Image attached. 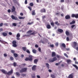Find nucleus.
Wrapping results in <instances>:
<instances>
[{
    "label": "nucleus",
    "mask_w": 78,
    "mask_h": 78,
    "mask_svg": "<svg viewBox=\"0 0 78 78\" xmlns=\"http://www.w3.org/2000/svg\"><path fill=\"white\" fill-rule=\"evenodd\" d=\"M12 25L13 26H14V27H16L17 26V24L16 23H12Z\"/></svg>",
    "instance_id": "obj_35"
},
{
    "label": "nucleus",
    "mask_w": 78,
    "mask_h": 78,
    "mask_svg": "<svg viewBox=\"0 0 78 78\" xmlns=\"http://www.w3.org/2000/svg\"><path fill=\"white\" fill-rule=\"evenodd\" d=\"M40 11L41 12H44L45 13L46 12V10L45 9H43L41 10Z\"/></svg>",
    "instance_id": "obj_14"
},
{
    "label": "nucleus",
    "mask_w": 78,
    "mask_h": 78,
    "mask_svg": "<svg viewBox=\"0 0 78 78\" xmlns=\"http://www.w3.org/2000/svg\"><path fill=\"white\" fill-rule=\"evenodd\" d=\"M12 73H13V70L12 69H11L8 73H7V74L8 75H11Z\"/></svg>",
    "instance_id": "obj_6"
},
{
    "label": "nucleus",
    "mask_w": 78,
    "mask_h": 78,
    "mask_svg": "<svg viewBox=\"0 0 78 78\" xmlns=\"http://www.w3.org/2000/svg\"><path fill=\"white\" fill-rule=\"evenodd\" d=\"M69 78H73V75L72 74H70L69 75Z\"/></svg>",
    "instance_id": "obj_29"
},
{
    "label": "nucleus",
    "mask_w": 78,
    "mask_h": 78,
    "mask_svg": "<svg viewBox=\"0 0 78 78\" xmlns=\"http://www.w3.org/2000/svg\"><path fill=\"white\" fill-rule=\"evenodd\" d=\"M65 19L66 20L70 19V16L69 15H67L66 16Z\"/></svg>",
    "instance_id": "obj_13"
},
{
    "label": "nucleus",
    "mask_w": 78,
    "mask_h": 78,
    "mask_svg": "<svg viewBox=\"0 0 78 78\" xmlns=\"http://www.w3.org/2000/svg\"><path fill=\"white\" fill-rule=\"evenodd\" d=\"M4 25L5 26H6L7 27H8V23H5L4 24Z\"/></svg>",
    "instance_id": "obj_54"
},
{
    "label": "nucleus",
    "mask_w": 78,
    "mask_h": 78,
    "mask_svg": "<svg viewBox=\"0 0 78 78\" xmlns=\"http://www.w3.org/2000/svg\"><path fill=\"white\" fill-rule=\"evenodd\" d=\"M20 16H23V13L21 12L20 13Z\"/></svg>",
    "instance_id": "obj_61"
},
{
    "label": "nucleus",
    "mask_w": 78,
    "mask_h": 78,
    "mask_svg": "<svg viewBox=\"0 0 78 78\" xmlns=\"http://www.w3.org/2000/svg\"><path fill=\"white\" fill-rule=\"evenodd\" d=\"M32 16H34V15H36L35 10H34L32 11Z\"/></svg>",
    "instance_id": "obj_18"
},
{
    "label": "nucleus",
    "mask_w": 78,
    "mask_h": 78,
    "mask_svg": "<svg viewBox=\"0 0 78 78\" xmlns=\"http://www.w3.org/2000/svg\"><path fill=\"white\" fill-rule=\"evenodd\" d=\"M33 23V22H32L31 23H28L27 25H32Z\"/></svg>",
    "instance_id": "obj_38"
},
{
    "label": "nucleus",
    "mask_w": 78,
    "mask_h": 78,
    "mask_svg": "<svg viewBox=\"0 0 78 78\" xmlns=\"http://www.w3.org/2000/svg\"><path fill=\"white\" fill-rule=\"evenodd\" d=\"M37 3H41L42 2L41 0H36Z\"/></svg>",
    "instance_id": "obj_42"
},
{
    "label": "nucleus",
    "mask_w": 78,
    "mask_h": 78,
    "mask_svg": "<svg viewBox=\"0 0 78 78\" xmlns=\"http://www.w3.org/2000/svg\"><path fill=\"white\" fill-rule=\"evenodd\" d=\"M3 23H1L0 24V27H1L2 26H3Z\"/></svg>",
    "instance_id": "obj_55"
},
{
    "label": "nucleus",
    "mask_w": 78,
    "mask_h": 78,
    "mask_svg": "<svg viewBox=\"0 0 78 78\" xmlns=\"http://www.w3.org/2000/svg\"><path fill=\"white\" fill-rule=\"evenodd\" d=\"M26 75V74L23 73L21 74V76H25Z\"/></svg>",
    "instance_id": "obj_50"
},
{
    "label": "nucleus",
    "mask_w": 78,
    "mask_h": 78,
    "mask_svg": "<svg viewBox=\"0 0 78 78\" xmlns=\"http://www.w3.org/2000/svg\"><path fill=\"white\" fill-rule=\"evenodd\" d=\"M14 56H15V57L16 58V57H17V56H18V55H17V54H16V53H14L13 54Z\"/></svg>",
    "instance_id": "obj_37"
},
{
    "label": "nucleus",
    "mask_w": 78,
    "mask_h": 78,
    "mask_svg": "<svg viewBox=\"0 0 78 78\" xmlns=\"http://www.w3.org/2000/svg\"><path fill=\"white\" fill-rule=\"evenodd\" d=\"M58 32H59V33H62V32H63V30L62 29H59L58 30Z\"/></svg>",
    "instance_id": "obj_15"
},
{
    "label": "nucleus",
    "mask_w": 78,
    "mask_h": 78,
    "mask_svg": "<svg viewBox=\"0 0 78 78\" xmlns=\"http://www.w3.org/2000/svg\"><path fill=\"white\" fill-rule=\"evenodd\" d=\"M55 45L56 47H58V46L59 45V44L58 43H55Z\"/></svg>",
    "instance_id": "obj_52"
},
{
    "label": "nucleus",
    "mask_w": 78,
    "mask_h": 78,
    "mask_svg": "<svg viewBox=\"0 0 78 78\" xmlns=\"http://www.w3.org/2000/svg\"><path fill=\"white\" fill-rule=\"evenodd\" d=\"M19 19H24L25 18V17H22V16H19L18 17Z\"/></svg>",
    "instance_id": "obj_21"
},
{
    "label": "nucleus",
    "mask_w": 78,
    "mask_h": 78,
    "mask_svg": "<svg viewBox=\"0 0 78 78\" xmlns=\"http://www.w3.org/2000/svg\"><path fill=\"white\" fill-rule=\"evenodd\" d=\"M65 1L66 3H69V0H65Z\"/></svg>",
    "instance_id": "obj_56"
},
{
    "label": "nucleus",
    "mask_w": 78,
    "mask_h": 78,
    "mask_svg": "<svg viewBox=\"0 0 78 78\" xmlns=\"http://www.w3.org/2000/svg\"><path fill=\"white\" fill-rule=\"evenodd\" d=\"M56 56V54H55V52H52V55L51 56L52 57H54Z\"/></svg>",
    "instance_id": "obj_17"
},
{
    "label": "nucleus",
    "mask_w": 78,
    "mask_h": 78,
    "mask_svg": "<svg viewBox=\"0 0 78 78\" xmlns=\"http://www.w3.org/2000/svg\"><path fill=\"white\" fill-rule=\"evenodd\" d=\"M51 25L52 27H54L55 26L54 23L53 22H51Z\"/></svg>",
    "instance_id": "obj_33"
},
{
    "label": "nucleus",
    "mask_w": 78,
    "mask_h": 78,
    "mask_svg": "<svg viewBox=\"0 0 78 78\" xmlns=\"http://www.w3.org/2000/svg\"><path fill=\"white\" fill-rule=\"evenodd\" d=\"M64 55L67 58H69V56H68L67 54L65 53Z\"/></svg>",
    "instance_id": "obj_47"
},
{
    "label": "nucleus",
    "mask_w": 78,
    "mask_h": 78,
    "mask_svg": "<svg viewBox=\"0 0 78 78\" xmlns=\"http://www.w3.org/2000/svg\"><path fill=\"white\" fill-rule=\"evenodd\" d=\"M27 3H28V2H27V0H25V4H27Z\"/></svg>",
    "instance_id": "obj_58"
},
{
    "label": "nucleus",
    "mask_w": 78,
    "mask_h": 78,
    "mask_svg": "<svg viewBox=\"0 0 78 78\" xmlns=\"http://www.w3.org/2000/svg\"><path fill=\"white\" fill-rule=\"evenodd\" d=\"M39 61V59H35L34 61V64H37V62Z\"/></svg>",
    "instance_id": "obj_10"
},
{
    "label": "nucleus",
    "mask_w": 78,
    "mask_h": 78,
    "mask_svg": "<svg viewBox=\"0 0 78 78\" xmlns=\"http://www.w3.org/2000/svg\"><path fill=\"white\" fill-rule=\"evenodd\" d=\"M1 71L4 74H7V72L4 69H2L1 70Z\"/></svg>",
    "instance_id": "obj_11"
},
{
    "label": "nucleus",
    "mask_w": 78,
    "mask_h": 78,
    "mask_svg": "<svg viewBox=\"0 0 78 78\" xmlns=\"http://www.w3.org/2000/svg\"><path fill=\"white\" fill-rule=\"evenodd\" d=\"M22 66H25L26 65V64L25 63H23L22 64Z\"/></svg>",
    "instance_id": "obj_60"
},
{
    "label": "nucleus",
    "mask_w": 78,
    "mask_h": 78,
    "mask_svg": "<svg viewBox=\"0 0 78 78\" xmlns=\"http://www.w3.org/2000/svg\"><path fill=\"white\" fill-rule=\"evenodd\" d=\"M27 68H23L20 70V73H23V72H27Z\"/></svg>",
    "instance_id": "obj_2"
},
{
    "label": "nucleus",
    "mask_w": 78,
    "mask_h": 78,
    "mask_svg": "<svg viewBox=\"0 0 78 78\" xmlns=\"http://www.w3.org/2000/svg\"><path fill=\"white\" fill-rule=\"evenodd\" d=\"M61 46L63 47H64V48H65L66 47V44H64V43H62L61 44Z\"/></svg>",
    "instance_id": "obj_26"
},
{
    "label": "nucleus",
    "mask_w": 78,
    "mask_h": 78,
    "mask_svg": "<svg viewBox=\"0 0 78 78\" xmlns=\"http://www.w3.org/2000/svg\"><path fill=\"white\" fill-rule=\"evenodd\" d=\"M12 47H17V42L16 41H13L12 42Z\"/></svg>",
    "instance_id": "obj_3"
},
{
    "label": "nucleus",
    "mask_w": 78,
    "mask_h": 78,
    "mask_svg": "<svg viewBox=\"0 0 78 78\" xmlns=\"http://www.w3.org/2000/svg\"><path fill=\"white\" fill-rule=\"evenodd\" d=\"M66 62H67V63L68 64L69 63H71L72 61H71V60L70 59H68V60H67L66 61Z\"/></svg>",
    "instance_id": "obj_23"
},
{
    "label": "nucleus",
    "mask_w": 78,
    "mask_h": 78,
    "mask_svg": "<svg viewBox=\"0 0 78 78\" xmlns=\"http://www.w3.org/2000/svg\"><path fill=\"white\" fill-rule=\"evenodd\" d=\"M8 12H9V13L11 12V10H10V9H8Z\"/></svg>",
    "instance_id": "obj_62"
},
{
    "label": "nucleus",
    "mask_w": 78,
    "mask_h": 78,
    "mask_svg": "<svg viewBox=\"0 0 78 78\" xmlns=\"http://www.w3.org/2000/svg\"><path fill=\"white\" fill-rule=\"evenodd\" d=\"M66 34L67 36H69V32L68 31H66Z\"/></svg>",
    "instance_id": "obj_31"
},
{
    "label": "nucleus",
    "mask_w": 78,
    "mask_h": 78,
    "mask_svg": "<svg viewBox=\"0 0 78 78\" xmlns=\"http://www.w3.org/2000/svg\"><path fill=\"white\" fill-rule=\"evenodd\" d=\"M55 24L56 25H57L58 26H59V23H58V21H56L55 22Z\"/></svg>",
    "instance_id": "obj_40"
},
{
    "label": "nucleus",
    "mask_w": 78,
    "mask_h": 78,
    "mask_svg": "<svg viewBox=\"0 0 78 78\" xmlns=\"http://www.w3.org/2000/svg\"><path fill=\"white\" fill-rule=\"evenodd\" d=\"M73 66L74 67H75L76 68V69H78V66H76V65H73Z\"/></svg>",
    "instance_id": "obj_34"
},
{
    "label": "nucleus",
    "mask_w": 78,
    "mask_h": 78,
    "mask_svg": "<svg viewBox=\"0 0 78 78\" xmlns=\"http://www.w3.org/2000/svg\"><path fill=\"white\" fill-rule=\"evenodd\" d=\"M75 23V21L73 20L70 23V25H72V24H74V23Z\"/></svg>",
    "instance_id": "obj_20"
},
{
    "label": "nucleus",
    "mask_w": 78,
    "mask_h": 78,
    "mask_svg": "<svg viewBox=\"0 0 78 78\" xmlns=\"http://www.w3.org/2000/svg\"><path fill=\"white\" fill-rule=\"evenodd\" d=\"M35 34H36V32H34L30 34V35H35Z\"/></svg>",
    "instance_id": "obj_30"
},
{
    "label": "nucleus",
    "mask_w": 78,
    "mask_h": 78,
    "mask_svg": "<svg viewBox=\"0 0 78 78\" xmlns=\"http://www.w3.org/2000/svg\"><path fill=\"white\" fill-rule=\"evenodd\" d=\"M2 34L4 36H7V33L5 32L3 33Z\"/></svg>",
    "instance_id": "obj_24"
},
{
    "label": "nucleus",
    "mask_w": 78,
    "mask_h": 78,
    "mask_svg": "<svg viewBox=\"0 0 78 78\" xmlns=\"http://www.w3.org/2000/svg\"><path fill=\"white\" fill-rule=\"evenodd\" d=\"M16 39L18 41H19V40H20V38H19V37H17L16 38Z\"/></svg>",
    "instance_id": "obj_59"
},
{
    "label": "nucleus",
    "mask_w": 78,
    "mask_h": 78,
    "mask_svg": "<svg viewBox=\"0 0 78 78\" xmlns=\"http://www.w3.org/2000/svg\"><path fill=\"white\" fill-rule=\"evenodd\" d=\"M4 57H6L7 56V54L6 53L4 54Z\"/></svg>",
    "instance_id": "obj_53"
},
{
    "label": "nucleus",
    "mask_w": 78,
    "mask_h": 78,
    "mask_svg": "<svg viewBox=\"0 0 78 78\" xmlns=\"http://www.w3.org/2000/svg\"><path fill=\"white\" fill-rule=\"evenodd\" d=\"M49 61L50 62H52L53 61V58H51L49 60Z\"/></svg>",
    "instance_id": "obj_45"
},
{
    "label": "nucleus",
    "mask_w": 78,
    "mask_h": 78,
    "mask_svg": "<svg viewBox=\"0 0 78 78\" xmlns=\"http://www.w3.org/2000/svg\"><path fill=\"white\" fill-rule=\"evenodd\" d=\"M32 32H33V31H32V30H30L28 31L27 32V34H29V33H32Z\"/></svg>",
    "instance_id": "obj_28"
},
{
    "label": "nucleus",
    "mask_w": 78,
    "mask_h": 78,
    "mask_svg": "<svg viewBox=\"0 0 78 78\" xmlns=\"http://www.w3.org/2000/svg\"><path fill=\"white\" fill-rule=\"evenodd\" d=\"M9 35H11L12 34V33H11V32H9Z\"/></svg>",
    "instance_id": "obj_64"
},
{
    "label": "nucleus",
    "mask_w": 78,
    "mask_h": 78,
    "mask_svg": "<svg viewBox=\"0 0 78 78\" xmlns=\"http://www.w3.org/2000/svg\"><path fill=\"white\" fill-rule=\"evenodd\" d=\"M32 52L34 53H36V50L35 49L32 50Z\"/></svg>",
    "instance_id": "obj_32"
},
{
    "label": "nucleus",
    "mask_w": 78,
    "mask_h": 78,
    "mask_svg": "<svg viewBox=\"0 0 78 78\" xmlns=\"http://www.w3.org/2000/svg\"><path fill=\"white\" fill-rule=\"evenodd\" d=\"M22 49L23 51H26V50H27V48H26V47H23L22 48Z\"/></svg>",
    "instance_id": "obj_27"
},
{
    "label": "nucleus",
    "mask_w": 78,
    "mask_h": 78,
    "mask_svg": "<svg viewBox=\"0 0 78 78\" xmlns=\"http://www.w3.org/2000/svg\"><path fill=\"white\" fill-rule=\"evenodd\" d=\"M46 27L48 29H50L51 28V26L50 24H48L46 25Z\"/></svg>",
    "instance_id": "obj_16"
},
{
    "label": "nucleus",
    "mask_w": 78,
    "mask_h": 78,
    "mask_svg": "<svg viewBox=\"0 0 78 78\" xmlns=\"http://www.w3.org/2000/svg\"><path fill=\"white\" fill-rule=\"evenodd\" d=\"M73 47L74 48H75L76 45H77V43L76 42H73Z\"/></svg>",
    "instance_id": "obj_9"
},
{
    "label": "nucleus",
    "mask_w": 78,
    "mask_h": 78,
    "mask_svg": "<svg viewBox=\"0 0 78 78\" xmlns=\"http://www.w3.org/2000/svg\"><path fill=\"white\" fill-rule=\"evenodd\" d=\"M26 52L27 53H29V54H30V51L28 50H26Z\"/></svg>",
    "instance_id": "obj_49"
},
{
    "label": "nucleus",
    "mask_w": 78,
    "mask_h": 78,
    "mask_svg": "<svg viewBox=\"0 0 78 78\" xmlns=\"http://www.w3.org/2000/svg\"><path fill=\"white\" fill-rule=\"evenodd\" d=\"M13 66H14V67H16V66L17 65V64H16V62H14L13 63Z\"/></svg>",
    "instance_id": "obj_48"
},
{
    "label": "nucleus",
    "mask_w": 78,
    "mask_h": 78,
    "mask_svg": "<svg viewBox=\"0 0 78 78\" xmlns=\"http://www.w3.org/2000/svg\"><path fill=\"white\" fill-rule=\"evenodd\" d=\"M16 75H17V76H20V73L18 72H16Z\"/></svg>",
    "instance_id": "obj_39"
},
{
    "label": "nucleus",
    "mask_w": 78,
    "mask_h": 78,
    "mask_svg": "<svg viewBox=\"0 0 78 78\" xmlns=\"http://www.w3.org/2000/svg\"><path fill=\"white\" fill-rule=\"evenodd\" d=\"M30 6H33V5H34L33 3L31 2V3H30Z\"/></svg>",
    "instance_id": "obj_46"
},
{
    "label": "nucleus",
    "mask_w": 78,
    "mask_h": 78,
    "mask_svg": "<svg viewBox=\"0 0 78 78\" xmlns=\"http://www.w3.org/2000/svg\"><path fill=\"white\" fill-rule=\"evenodd\" d=\"M33 56L31 55H30L29 56V58L27 57L26 58L25 60L26 61H32V60H33Z\"/></svg>",
    "instance_id": "obj_1"
},
{
    "label": "nucleus",
    "mask_w": 78,
    "mask_h": 78,
    "mask_svg": "<svg viewBox=\"0 0 78 78\" xmlns=\"http://www.w3.org/2000/svg\"><path fill=\"white\" fill-rule=\"evenodd\" d=\"M46 64L48 69H50V66H49V64H48V63H46Z\"/></svg>",
    "instance_id": "obj_25"
},
{
    "label": "nucleus",
    "mask_w": 78,
    "mask_h": 78,
    "mask_svg": "<svg viewBox=\"0 0 78 78\" xmlns=\"http://www.w3.org/2000/svg\"><path fill=\"white\" fill-rule=\"evenodd\" d=\"M76 27V26L75 25H73L71 26V28L73 29V30H75Z\"/></svg>",
    "instance_id": "obj_8"
},
{
    "label": "nucleus",
    "mask_w": 78,
    "mask_h": 78,
    "mask_svg": "<svg viewBox=\"0 0 78 78\" xmlns=\"http://www.w3.org/2000/svg\"><path fill=\"white\" fill-rule=\"evenodd\" d=\"M32 70L34 71H35L36 69V65H34L32 67Z\"/></svg>",
    "instance_id": "obj_7"
},
{
    "label": "nucleus",
    "mask_w": 78,
    "mask_h": 78,
    "mask_svg": "<svg viewBox=\"0 0 78 78\" xmlns=\"http://www.w3.org/2000/svg\"><path fill=\"white\" fill-rule=\"evenodd\" d=\"M51 76L52 78H55V77H56V76H55V75H53V74H51Z\"/></svg>",
    "instance_id": "obj_41"
},
{
    "label": "nucleus",
    "mask_w": 78,
    "mask_h": 78,
    "mask_svg": "<svg viewBox=\"0 0 78 78\" xmlns=\"http://www.w3.org/2000/svg\"><path fill=\"white\" fill-rule=\"evenodd\" d=\"M71 17L73 18L75 17L76 19H78V14H73L71 15Z\"/></svg>",
    "instance_id": "obj_4"
},
{
    "label": "nucleus",
    "mask_w": 78,
    "mask_h": 78,
    "mask_svg": "<svg viewBox=\"0 0 78 78\" xmlns=\"http://www.w3.org/2000/svg\"><path fill=\"white\" fill-rule=\"evenodd\" d=\"M50 47L51 48H53L54 47V45L53 44H51L50 45Z\"/></svg>",
    "instance_id": "obj_51"
},
{
    "label": "nucleus",
    "mask_w": 78,
    "mask_h": 78,
    "mask_svg": "<svg viewBox=\"0 0 78 78\" xmlns=\"http://www.w3.org/2000/svg\"><path fill=\"white\" fill-rule=\"evenodd\" d=\"M11 53H12V54H14V53H15V51L14 50H11Z\"/></svg>",
    "instance_id": "obj_43"
},
{
    "label": "nucleus",
    "mask_w": 78,
    "mask_h": 78,
    "mask_svg": "<svg viewBox=\"0 0 78 78\" xmlns=\"http://www.w3.org/2000/svg\"><path fill=\"white\" fill-rule=\"evenodd\" d=\"M53 61H52V62H54V61H56L57 60V58L56 57H55L53 58H52Z\"/></svg>",
    "instance_id": "obj_19"
},
{
    "label": "nucleus",
    "mask_w": 78,
    "mask_h": 78,
    "mask_svg": "<svg viewBox=\"0 0 78 78\" xmlns=\"http://www.w3.org/2000/svg\"><path fill=\"white\" fill-rule=\"evenodd\" d=\"M28 9H30V11H31V10H32V9H31V7L30 6H28Z\"/></svg>",
    "instance_id": "obj_44"
},
{
    "label": "nucleus",
    "mask_w": 78,
    "mask_h": 78,
    "mask_svg": "<svg viewBox=\"0 0 78 78\" xmlns=\"http://www.w3.org/2000/svg\"><path fill=\"white\" fill-rule=\"evenodd\" d=\"M75 64H78V62H76V61H75Z\"/></svg>",
    "instance_id": "obj_63"
},
{
    "label": "nucleus",
    "mask_w": 78,
    "mask_h": 78,
    "mask_svg": "<svg viewBox=\"0 0 78 78\" xmlns=\"http://www.w3.org/2000/svg\"><path fill=\"white\" fill-rule=\"evenodd\" d=\"M10 59L11 60V61H13V60H14V58L12 56L10 57Z\"/></svg>",
    "instance_id": "obj_36"
},
{
    "label": "nucleus",
    "mask_w": 78,
    "mask_h": 78,
    "mask_svg": "<svg viewBox=\"0 0 78 78\" xmlns=\"http://www.w3.org/2000/svg\"><path fill=\"white\" fill-rule=\"evenodd\" d=\"M17 37H20V34L19 33L17 34L16 35Z\"/></svg>",
    "instance_id": "obj_22"
},
{
    "label": "nucleus",
    "mask_w": 78,
    "mask_h": 78,
    "mask_svg": "<svg viewBox=\"0 0 78 78\" xmlns=\"http://www.w3.org/2000/svg\"><path fill=\"white\" fill-rule=\"evenodd\" d=\"M11 18L13 20H18L19 19L17 16L15 17L14 15H11Z\"/></svg>",
    "instance_id": "obj_5"
},
{
    "label": "nucleus",
    "mask_w": 78,
    "mask_h": 78,
    "mask_svg": "<svg viewBox=\"0 0 78 78\" xmlns=\"http://www.w3.org/2000/svg\"><path fill=\"white\" fill-rule=\"evenodd\" d=\"M66 41H69V37H66Z\"/></svg>",
    "instance_id": "obj_57"
},
{
    "label": "nucleus",
    "mask_w": 78,
    "mask_h": 78,
    "mask_svg": "<svg viewBox=\"0 0 78 78\" xmlns=\"http://www.w3.org/2000/svg\"><path fill=\"white\" fill-rule=\"evenodd\" d=\"M15 10H16V8L14 7V6H12V8L11 10V12H14L15 11Z\"/></svg>",
    "instance_id": "obj_12"
}]
</instances>
